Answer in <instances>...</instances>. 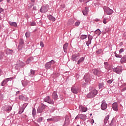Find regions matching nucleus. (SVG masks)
Wrapping results in <instances>:
<instances>
[{
  "instance_id": "48",
  "label": "nucleus",
  "mask_w": 126,
  "mask_h": 126,
  "mask_svg": "<svg viewBox=\"0 0 126 126\" xmlns=\"http://www.w3.org/2000/svg\"><path fill=\"white\" fill-rule=\"evenodd\" d=\"M52 121L54 122V117H53L51 118L47 119V122H51Z\"/></svg>"
},
{
  "instance_id": "50",
  "label": "nucleus",
  "mask_w": 126,
  "mask_h": 126,
  "mask_svg": "<svg viewBox=\"0 0 126 126\" xmlns=\"http://www.w3.org/2000/svg\"><path fill=\"white\" fill-rule=\"evenodd\" d=\"M3 59V54L0 53V60H2Z\"/></svg>"
},
{
  "instance_id": "21",
  "label": "nucleus",
  "mask_w": 126,
  "mask_h": 126,
  "mask_svg": "<svg viewBox=\"0 0 126 126\" xmlns=\"http://www.w3.org/2000/svg\"><path fill=\"white\" fill-rule=\"evenodd\" d=\"M68 47V43H66L63 44V49L64 53H66L67 52V47Z\"/></svg>"
},
{
  "instance_id": "36",
  "label": "nucleus",
  "mask_w": 126,
  "mask_h": 126,
  "mask_svg": "<svg viewBox=\"0 0 126 126\" xmlns=\"http://www.w3.org/2000/svg\"><path fill=\"white\" fill-rule=\"evenodd\" d=\"M0 97L2 99H3L4 98V93L0 91Z\"/></svg>"
},
{
  "instance_id": "37",
  "label": "nucleus",
  "mask_w": 126,
  "mask_h": 126,
  "mask_svg": "<svg viewBox=\"0 0 126 126\" xmlns=\"http://www.w3.org/2000/svg\"><path fill=\"white\" fill-rule=\"evenodd\" d=\"M114 55H115V56L116 57V58H122V55H119L118 54H117V53L115 52L114 53Z\"/></svg>"
},
{
  "instance_id": "3",
  "label": "nucleus",
  "mask_w": 126,
  "mask_h": 126,
  "mask_svg": "<svg viewBox=\"0 0 126 126\" xmlns=\"http://www.w3.org/2000/svg\"><path fill=\"white\" fill-rule=\"evenodd\" d=\"M55 63V61L51 60V61L47 62L45 64V67L46 69H49L52 67V65Z\"/></svg>"
},
{
  "instance_id": "10",
  "label": "nucleus",
  "mask_w": 126,
  "mask_h": 126,
  "mask_svg": "<svg viewBox=\"0 0 126 126\" xmlns=\"http://www.w3.org/2000/svg\"><path fill=\"white\" fill-rule=\"evenodd\" d=\"M107 103H106V101L103 100L101 102V109L102 110V111H104V110H106L107 109Z\"/></svg>"
},
{
  "instance_id": "61",
  "label": "nucleus",
  "mask_w": 126,
  "mask_h": 126,
  "mask_svg": "<svg viewBox=\"0 0 126 126\" xmlns=\"http://www.w3.org/2000/svg\"><path fill=\"white\" fill-rule=\"evenodd\" d=\"M91 124H92V125H93V124H94V120L92 119V121L91 122Z\"/></svg>"
},
{
  "instance_id": "45",
  "label": "nucleus",
  "mask_w": 126,
  "mask_h": 126,
  "mask_svg": "<svg viewBox=\"0 0 126 126\" xmlns=\"http://www.w3.org/2000/svg\"><path fill=\"white\" fill-rule=\"evenodd\" d=\"M88 40H92V39H93V36H92L91 35L89 34L88 36Z\"/></svg>"
},
{
  "instance_id": "54",
  "label": "nucleus",
  "mask_w": 126,
  "mask_h": 126,
  "mask_svg": "<svg viewBox=\"0 0 126 126\" xmlns=\"http://www.w3.org/2000/svg\"><path fill=\"white\" fill-rule=\"evenodd\" d=\"M40 46L42 48H44V43L42 41L40 42Z\"/></svg>"
},
{
  "instance_id": "25",
  "label": "nucleus",
  "mask_w": 126,
  "mask_h": 126,
  "mask_svg": "<svg viewBox=\"0 0 126 126\" xmlns=\"http://www.w3.org/2000/svg\"><path fill=\"white\" fill-rule=\"evenodd\" d=\"M34 75H35V70L31 69V72L29 73V76L32 77V76H34Z\"/></svg>"
},
{
  "instance_id": "47",
  "label": "nucleus",
  "mask_w": 126,
  "mask_h": 126,
  "mask_svg": "<svg viewBox=\"0 0 126 126\" xmlns=\"http://www.w3.org/2000/svg\"><path fill=\"white\" fill-rule=\"evenodd\" d=\"M28 104L27 103H25L23 104V107H22L23 109H24V110H25V108H26L27 107V105Z\"/></svg>"
},
{
  "instance_id": "33",
  "label": "nucleus",
  "mask_w": 126,
  "mask_h": 126,
  "mask_svg": "<svg viewBox=\"0 0 126 126\" xmlns=\"http://www.w3.org/2000/svg\"><path fill=\"white\" fill-rule=\"evenodd\" d=\"M98 87H99V89H101V88H103L104 87V83L103 82L99 83L98 84Z\"/></svg>"
},
{
  "instance_id": "18",
  "label": "nucleus",
  "mask_w": 126,
  "mask_h": 126,
  "mask_svg": "<svg viewBox=\"0 0 126 126\" xmlns=\"http://www.w3.org/2000/svg\"><path fill=\"white\" fill-rule=\"evenodd\" d=\"M112 109L114 111H115L116 112H118V103H114L112 104Z\"/></svg>"
},
{
  "instance_id": "62",
  "label": "nucleus",
  "mask_w": 126,
  "mask_h": 126,
  "mask_svg": "<svg viewBox=\"0 0 126 126\" xmlns=\"http://www.w3.org/2000/svg\"><path fill=\"white\" fill-rule=\"evenodd\" d=\"M19 93H20V91L16 92V95H18V94H19Z\"/></svg>"
},
{
  "instance_id": "46",
  "label": "nucleus",
  "mask_w": 126,
  "mask_h": 126,
  "mask_svg": "<svg viewBox=\"0 0 126 126\" xmlns=\"http://www.w3.org/2000/svg\"><path fill=\"white\" fill-rule=\"evenodd\" d=\"M42 121H43V118L42 117H40L37 120L38 123H41L42 122Z\"/></svg>"
},
{
  "instance_id": "11",
  "label": "nucleus",
  "mask_w": 126,
  "mask_h": 126,
  "mask_svg": "<svg viewBox=\"0 0 126 126\" xmlns=\"http://www.w3.org/2000/svg\"><path fill=\"white\" fill-rule=\"evenodd\" d=\"M79 109L80 112H82L83 113H85L86 112H87L88 110V109H87V107H84L82 105H79Z\"/></svg>"
},
{
  "instance_id": "52",
  "label": "nucleus",
  "mask_w": 126,
  "mask_h": 126,
  "mask_svg": "<svg viewBox=\"0 0 126 126\" xmlns=\"http://www.w3.org/2000/svg\"><path fill=\"white\" fill-rule=\"evenodd\" d=\"M126 91V87L123 88L121 90V92H125Z\"/></svg>"
},
{
  "instance_id": "44",
  "label": "nucleus",
  "mask_w": 126,
  "mask_h": 126,
  "mask_svg": "<svg viewBox=\"0 0 126 126\" xmlns=\"http://www.w3.org/2000/svg\"><path fill=\"white\" fill-rule=\"evenodd\" d=\"M113 81H114V79H112L111 80H108L107 81V83H108V84H111L113 83Z\"/></svg>"
},
{
  "instance_id": "27",
  "label": "nucleus",
  "mask_w": 126,
  "mask_h": 126,
  "mask_svg": "<svg viewBox=\"0 0 126 126\" xmlns=\"http://www.w3.org/2000/svg\"><path fill=\"white\" fill-rule=\"evenodd\" d=\"M88 7H85L84 10L82 11L84 15H87L88 14Z\"/></svg>"
},
{
  "instance_id": "26",
  "label": "nucleus",
  "mask_w": 126,
  "mask_h": 126,
  "mask_svg": "<svg viewBox=\"0 0 126 126\" xmlns=\"http://www.w3.org/2000/svg\"><path fill=\"white\" fill-rule=\"evenodd\" d=\"M69 125V119L66 118L65 119V122L63 125V126H67Z\"/></svg>"
},
{
  "instance_id": "20",
  "label": "nucleus",
  "mask_w": 126,
  "mask_h": 126,
  "mask_svg": "<svg viewBox=\"0 0 126 126\" xmlns=\"http://www.w3.org/2000/svg\"><path fill=\"white\" fill-rule=\"evenodd\" d=\"M14 52L13 50H11L9 48H7L6 49V55H12Z\"/></svg>"
},
{
  "instance_id": "7",
  "label": "nucleus",
  "mask_w": 126,
  "mask_h": 126,
  "mask_svg": "<svg viewBox=\"0 0 126 126\" xmlns=\"http://www.w3.org/2000/svg\"><path fill=\"white\" fill-rule=\"evenodd\" d=\"M79 57H80V54L79 53L73 54L72 56L71 60L73 62H76V61L79 59Z\"/></svg>"
},
{
  "instance_id": "8",
  "label": "nucleus",
  "mask_w": 126,
  "mask_h": 126,
  "mask_svg": "<svg viewBox=\"0 0 126 126\" xmlns=\"http://www.w3.org/2000/svg\"><path fill=\"white\" fill-rule=\"evenodd\" d=\"M93 72L94 75H96L98 77H100V76L101 75V71L98 68L93 69Z\"/></svg>"
},
{
  "instance_id": "22",
  "label": "nucleus",
  "mask_w": 126,
  "mask_h": 126,
  "mask_svg": "<svg viewBox=\"0 0 126 126\" xmlns=\"http://www.w3.org/2000/svg\"><path fill=\"white\" fill-rule=\"evenodd\" d=\"M109 119H110V115H108L106 116H105L104 119V124L105 126H106V125L108 123V121H109Z\"/></svg>"
},
{
  "instance_id": "1",
  "label": "nucleus",
  "mask_w": 126,
  "mask_h": 126,
  "mask_svg": "<svg viewBox=\"0 0 126 126\" xmlns=\"http://www.w3.org/2000/svg\"><path fill=\"white\" fill-rule=\"evenodd\" d=\"M85 80L82 82V84L83 87H86L89 84L90 81V75L89 74H86L84 77Z\"/></svg>"
},
{
  "instance_id": "57",
  "label": "nucleus",
  "mask_w": 126,
  "mask_h": 126,
  "mask_svg": "<svg viewBox=\"0 0 126 126\" xmlns=\"http://www.w3.org/2000/svg\"><path fill=\"white\" fill-rule=\"evenodd\" d=\"M3 10L4 9L2 8H0V13H1Z\"/></svg>"
},
{
  "instance_id": "29",
  "label": "nucleus",
  "mask_w": 126,
  "mask_h": 126,
  "mask_svg": "<svg viewBox=\"0 0 126 126\" xmlns=\"http://www.w3.org/2000/svg\"><path fill=\"white\" fill-rule=\"evenodd\" d=\"M48 18L51 21H53V22L56 21V18L54 17L53 16L51 15L48 16Z\"/></svg>"
},
{
  "instance_id": "15",
  "label": "nucleus",
  "mask_w": 126,
  "mask_h": 126,
  "mask_svg": "<svg viewBox=\"0 0 126 126\" xmlns=\"http://www.w3.org/2000/svg\"><path fill=\"white\" fill-rule=\"evenodd\" d=\"M71 91L74 94H77L78 93V88L72 87L71 89Z\"/></svg>"
},
{
  "instance_id": "51",
  "label": "nucleus",
  "mask_w": 126,
  "mask_h": 126,
  "mask_svg": "<svg viewBox=\"0 0 126 126\" xmlns=\"http://www.w3.org/2000/svg\"><path fill=\"white\" fill-rule=\"evenodd\" d=\"M80 1L81 2H82L83 1H84V2L87 3V2H88V1H89V0H80Z\"/></svg>"
},
{
  "instance_id": "43",
  "label": "nucleus",
  "mask_w": 126,
  "mask_h": 126,
  "mask_svg": "<svg viewBox=\"0 0 126 126\" xmlns=\"http://www.w3.org/2000/svg\"><path fill=\"white\" fill-rule=\"evenodd\" d=\"M25 35H26V38H29V37H30V32H26L25 33Z\"/></svg>"
},
{
  "instance_id": "38",
  "label": "nucleus",
  "mask_w": 126,
  "mask_h": 126,
  "mask_svg": "<svg viewBox=\"0 0 126 126\" xmlns=\"http://www.w3.org/2000/svg\"><path fill=\"white\" fill-rule=\"evenodd\" d=\"M19 100H25V97L22 95H20L19 96Z\"/></svg>"
},
{
  "instance_id": "39",
  "label": "nucleus",
  "mask_w": 126,
  "mask_h": 126,
  "mask_svg": "<svg viewBox=\"0 0 126 126\" xmlns=\"http://www.w3.org/2000/svg\"><path fill=\"white\" fill-rule=\"evenodd\" d=\"M91 40L88 39V41H87L86 42V45L88 47H89V45H90V44H91Z\"/></svg>"
},
{
  "instance_id": "13",
  "label": "nucleus",
  "mask_w": 126,
  "mask_h": 126,
  "mask_svg": "<svg viewBox=\"0 0 126 126\" xmlns=\"http://www.w3.org/2000/svg\"><path fill=\"white\" fill-rule=\"evenodd\" d=\"M48 9H49V6L48 5L43 6L41 7L40 11L42 13H45V12H47V11H48Z\"/></svg>"
},
{
  "instance_id": "2",
  "label": "nucleus",
  "mask_w": 126,
  "mask_h": 126,
  "mask_svg": "<svg viewBox=\"0 0 126 126\" xmlns=\"http://www.w3.org/2000/svg\"><path fill=\"white\" fill-rule=\"evenodd\" d=\"M97 94H98V91L96 89H94L87 94V97L89 99H92V98H94Z\"/></svg>"
},
{
  "instance_id": "60",
  "label": "nucleus",
  "mask_w": 126,
  "mask_h": 126,
  "mask_svg": "<svg viewBox=\"0 0 126 126\" xmlns=\"http://www.w3.org/2000/svg\"><path fill=\"white\" fill-rule=\"evenodd\" d=\"M18 68H19V66H18V65H16L15 66V69H18Z\"/></svg>"
},
{
  "instance_id": "58",
  "label": "nucleus",
  "mask_w": 126,
  "mask_h": 126,
  "mask_svg": "<svg viewBox=\"0 0 126 126\" xmlns=\"http://www.w3.org/2000/svg\"><path fill=\"white\" fill-rule=\"evenodd\" d=\"M101 51H102V50L101 49H99L97 51V54H101Z\"/></svg>"
},
{
  "instance_id": "35",
  "label": "nucleus",
  "mask_w": 126,
  "mask_h": 126,
  "mask_svg": "<svg viewBox=\"0 0 126 126\" xmlns=\"http://www.w3.org/2000/svg\"><path fill=\"white\" fill-rule=\"evenodd\" d=\"M24 110H25L24 108H23L22 107L19 109L18 114H19L20 115H21V114H22V113L24 112Z\"/></svg>"
},
{
  "instance_id": "41",
  "label": "nucleus",
  "mask_w": 126,
  "mask_h": 126,
  "mask_svg": "<svg viewBox=\"0 0 126 126\" xmlns=\"http://www.w3.org/2000/svg\"><path fill=\"white\" fill-rule=\"evenodd\" d=\"M19 44L20 45H23V44H24V40H23V39L21 38L20 39Z\"/></svg>"
},
{
  "instance_id": "42",
  "label": "nucleus",
  "mask_w": 126,
  "mask_h": 126,
  "mask_svg": "<svg viewBox=\"0 0 126 126\" xmlns=\"http://www.w3.org/2000/svg\"><path fill=\"white\" fill-rule=\"evenodd\" d=\"M31 62H32V60H31V58H29L26 61V63L27 64H29V63H31Z\"/></svg>"
},
{
  "instance_id": "63",
  "label": "nucleus",
  "mask_w": 126,
  "mask_h": 126,
  "mask_svg": "<svg viewBox=\"0 0 126 126\" xmlns=\"http://www.w3.org/2000/svg\"><path fill=\"white\" fill-rule=\"evenodd\" d=\"M95 32H101V31H100V30L97 29L95 31Z\"/></svg>"
},
{
  "instance_id": "56",
  "label": "nucleus",
  "mask_w": 126,
  "mask_h": 126,
  "mask_svg": "<svg viewBox=\"0 0 126 126\" xmlns=\"http://www.w3.org/2000/svg\"><path fill=\"white\" fill-rule=\"evenodd\" d=\"M32 6H33V5L30 4V5H29L28 8H29V9H30L31 8H32Z\"/></svg>"
},
{
  "instance_id": "19",
  "label": "nucleus",
  "mask_w": 126,
  "mask_h": 126,
  "mask_svg": "<svg viewBox=\"0 0 126 126\" xmlns=\"http://www.w3.org/2000/svg\"><path fill=\"white\" fill-rule=\"evenodd\" d=\"M104 67L106 69H111L112 68V66L110 65V64L108 63L107 62L104 63Z\"/></svg>"
},
{
  "instance_id": "55",
  "label": "nucleus",
  "mask_w": 126,
  "mask_h": 126,
  "mask_svg": "<svg viewBox=\"0 0 126 126\" xmlns=\"http://www.w3.org/2000/svg\"><path fill=\"white\" fill-rule=\"evenodd\" d=\"M35 25H36V23H35V22H32L31 23V26H35Z\"/></svg>"
},
{
  "instance_id": "34",
  "label": "nucleus",
  "mask_w": 126,
  "mask_h": 126,
  "mask_svg": "<svg viewBox=\"0 0 126 126\" xmlns=\"http://www.w3.org/2000/svg\"><path fill=\"white\" fill-rule=\"evenodd\" d=\"M32 115L33 117H35L36 116V109L35 108L32 109Z\"/></svg>"
},
{
  "instance_id": "32",
  "label": "nucleus",
  "mask_w": 126,
  "mask_h": 126,
  "mask_svg": "<svg viewBox=\"0 0 126 126\" xmlns=\"http://www.w3.org/2000/svg\"><path fill=\"white\" fill-rule=\"evenodd\" d=\"M88 36L86 34H81L80 36V39L82 40H84L87 38Z\"/></svg>"
},
{
  "instance_id": "24",
  "label": "nucleus",
  "mask_w": 126,
  "mask_h": 126,
  "mask_svg": "<svg viewBox=\"0 0 126 126\" xmlns=\"http://www.w3.org/2000/svg\"><path fill=\"white\" fill-rule=\"evenodd\" d=\"M52 98L54 100H57L58 99V94H57V93L56 92L53 93Z\"/></svg>"
},
{
  "instance_id": "28",
  "label": "nucleus",
  "mask_w": 126,
  "mask_h": 126,
  "mask_svg": "<svg viewBox=\"0 0 126 126\" xmlns=\"http://www.w3.org/2000/svg\"><path fill=\"white\" fill-rule=\"evenodd\" d=\"M54 122H59L61 120V117L60 116H54L53 117Z\"/></svg>"
},
{
  "instance_id": "23",
  "label": "nucleus",
  "mask_w": 126,
  "mask_h": 126,
  "mask_svg": "<svg viewBox=\"0 0 126 126\" xmlns=\"http://www.w3.org/2000/svg\"><path fill=\"white\" fill-rule=\"evenodd\" d=\"M121 63H126V55H124L120 60Z\"/></svg>"
},
{
  "instance_id": "17",
  "label": "nucleus",
  "mask_w": 126,
  "mask_h": 126,
  "mask_svg": "<svg viewBox=\"0 0 126 126\" xmlns=\"http://www.w3.org/2000/svg\"><path fill=\"white\" fill-rule=\"evenodd\" d=\"M30 82L29 81L22 80V86H23V87H26V86H27L28 85V84H29Z\"/></svg>"
},
{
  "instance_id": "14",
  "label": "nucleus",
  "mask_w": 126,
  "mask_h": 126,
  "mask_svg": "<svg viewBox=\"0 0 126 126\" xmlns=\"http://www.w3.org/2000/svg\"><path fill=\"white\" fill-rule=\"evenodd\" d=\"M12 80V78H6L5 80H3L2 82L1 83V86H4L8 81H11Z\"/></svg>"
},
{
  "instance_id": "30",
  "label": "nucleus",
  "mask_w": 126,
  "mask_h": 126,
  "mask_svg": "<svg viewBox=\"0 0 126 126\" xmlns=\"http://www.w3.org/2000/svg\"><path fill=\"white\" fill-rule=\"evenodd\" d=\"M84 59H85V57H82L77 62V64H80L81 63H83V62H84Z\"/></svg>"
},
{
  "instance_id": "49",
  "label": "nucleus",
  "mask_w": 126,
  "mask_h": 126,
  "mask_svg": "<svg viewBox=\"0 0 126 126\" xmlns=\"http://www.w3.org/2000/svg\"><path fill=\"white\" fill-rule=\"evenodd\" d=\"M80 24V22H76L75 23V26H79Z\"/></svg>"
},
{
  "instance_id": "12",
  "label": "nucleus",
  "mask_w": 126,
  "mask_h": 126,
  "mask_svg": "<svg viewBox=\"0 0 126 126\" xmlns=\"http://www.w3.org/2000/svg\"><path fill=\"white\" fill-rule=\"evenodd\" d=\"M45 108H46V105L42 103L41 106L37 108V113H42L43 111H44V109H45Z\"/></svg>"
},
{
  "instance_id": "53",
  "label": "nucleus",
  "mask_w": 126,
  "mask_h": 126,
  "mask_svg": "<svg viewBox=\"0 0 126 126\" xmlns=\"http://www.w3.org/2000/svg\"><path fill=\"white\" fill-rule=\"evenodd\" d=\"M124 51V48H121L119 51V53L122 54Z\"/></svg>"
},
{
  "instance_id": "59",
  "label": "nucleus",
  "mask_w": 126,
  "mask_h": 126,
  "mask_svg": "<svg viewBox=\"0 0 126 126\" xmlns=\"http://www.w3.org/2000/svg\"><path fill=\"white\" fill-rule=\"evenodd\" d=\"M68 24H69V25H71V24H72V21H68Z\"/></svg>"
},
{
  "instance_id": "9",
  "label": "nucleus",
  "mask_w": 126,
  "mask_h": 126,
  "mask_svg": "<svg viewBox=\"0 0 126 126\" xmlns=\"http://www.w3.org/2000/svg\"><path fill=\"white\" fill-rule=\"evenodd\" d=\"M113 71L117 73V74H122V68L120 66H117V67L113 68Z\"/></svg>"
},
{
  "instance_id": "5",
  "label": "nucleus",
  "mask_w": 126,
  "mask_h": 126,
  "mask_svg": "<svg viewBox=\"0 0 126 126\" xmlns=\"http://www.w3.org/2000/svg\"><path fill=\"white\" fill-rule=\"evenodd\" d=\"M44 102H46V103H48V104H51V105H54L55 102L54 100L51 99L50 98V96H47L44 98Z\"/></svg>"
},
{
  "instance_id": "40",
  "label": "nucleus",
  "mask_w": 126,
  "mask_h": 126,
  "mask_svg": "<svg viewBox=\"0 0 126 126\" xmlns=\"http://www.w3.org/2000/svg\"><path fill=\"white\" fill-rule=\"evenodd\" d=\"M12 110V107L11 106H8L6 109V112H10Z\"/></svg>"
},
{
  "instance_id": "31",
  "label": "nucleus",
  "mask_w": 126,
  "mask_h": 126,
  "mask_svg": "<svg viewBox=\"0 0 126 126\" xmlns=\"http://www.w3.org/2000/svg\"><path fill=\"white\" fill-rule=\"evenodd\" d=\"M9 23L10 25H11V26H14V27H17V24L16 22H10Z\"/></svg>"
},
{
  "instance_id": "4",
  "label": "nucleus",
  "mask_w": 126,
  "mask_h": 126,
  "mask_svg": "<svg viewBox=\"0 0 126 126\" xmlns=\"http://www.w3.org/2000/svg\"><path fill=\"white\" fill-rule=\"evenodd\" d=\"M77 119H80L84 122L85 121H86L87 116L85 114H79L75 117V120H77Z\"/></svg>"
},
{
  "instance_id": "16",
  "label": "nucleus",
  "mask_w": 126,
  "mask_h": 126,
  "mask_svg": "<svg viewBox=\"0 0 126 126\" xmlns=\"http://www.w3.org/2000/svg\"><path fill=\"white\" fill-rule=\"evenodd\" d=\"M108 125L110 126H116V120H115V119L113 118L110 122L108 121Z\"/></svg>"
},
{
  "instance_id": "6",
  "label": "nucleus",
  "mask_w": 126,
  "mask_h": 126,
  "mask_svg": "<svg viewBox=\"0 0 126 126\" xmlns=\"http://www.w3.org/2000/svg\"><path fill=\"white\" fill-rule=\"evenodd\" d=\"M103 9L104 12H106L108 15H111V14H113V10L111 9L110 8L107 6H104L103 7Z\"/></svg>"
},
{
  "instance_id": "64",
  "label": "nucleus",
  "mask_w": 126,
  "mask_h": 126,
  "mask_svg": "<svg viewBox=\"0 0 126 126\" xmlns=\"http://www.w3.org/2000/svg\"><path fill=\"white\" fill-rule=\"evenodd\" d=\"M103 22L104 24H106L107 23V22H106V20H103Z\"/></svg>"
}]
</instances>
